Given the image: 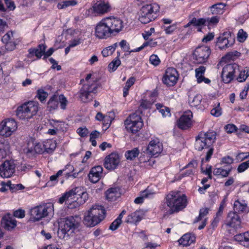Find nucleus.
<instances>
[{"label":"nucleus","mask_w":249,"mask_h":249,"mask_svg":"<svg viewBox=\"0 0 249 249\" xmlns=\"http://www.w3.org/2000/svg\"><path fill=\"white\" fill-rule=\"evenodd\" d=\"M216 139V133L214 131L201 132L196 138L195 148L199 151H203L206 154L205 159H202L201 162L208 161L213 153V144Z\"/></svg>","instance_id":"1"},{"label":"nucleus","mask_w":249,"mask_h":249,"mask_svg":"<svg viewBox=\"0 0 249 249\" xmlns=\"http://www.w3.org/2000/svg\"><path fill=\"white\" fill-rule=\"evenodd\" d=\"M80 221L81 219L78 216H69L61 220L57 231L58 237L65 240H68L79 227Z\"/></svg>","instance_id":"2"},{"label":"nucleus","mask_w":249,"mask_h":249,"mask_svg":"<svg viewBox=\"0 0 249 249\" xmlns=\"http://www.w3.org/2000/svg\"><path fill=\"white\" fill-rule=\"evenodd\" d=\"M105 210L102 206L95 205L85 213L84 223L88 227H93L105 218Z\"/></svg>","instance_id":"3"},{"label":"nucleus","mask_w":249,"mask_h":249,"mask_svg":"<svg viewBox=\"0 0 249 249\" xmlns=\"http://www.w3.org/2000/svg\"><path fill=\"white\" fill-rule=\"evenodd\" d=\"M160 6L156 3L145 4L139 12V20L143 24H147L155 20L158 16Z\"/></svg>","instance_id":"4"},{"label":"nucleus","mask_w":249,"mask_h":249,"mask_svg":"<svg viewBox=\"0 0 249 249\" xmlns=\"http://www.w3.org/2000/svg\"><path fill=\"white\" fill-rule=\"evenodd\" d=\"M187 203L186 196L184 195L181 196L178 192H172L166 196V204L171 213L184 209Z\"/></svg>","instance_id":"5"},{"label":"nucleus","mask_w":249,"mask_h":249,"mask_svg":"<svg viewBox=\"0 0 249 249\" xmlns=\"http://www.w3.org/2000/svg\"><path fill=\"white\" fill-rule=\"evenodd\" d=\"M38 110L37 103L34 102H28L18 107L16 115L22 120L29 119L36 114Z\"/></svg>","instance_id":"6"},{"label":"nucleus","mask_w":249,"mask_h":249,"mask_svg":"<svg viewBox=\"0 0 249 249\" xmlns=\"http://www.w3.org/2000/svg\"><path fill=\"white\" fill-rule=\"evenodd\" d=\"M53 205L51 203L40 205L32 208L30 211L31 218L38 221L43 218L53 214Z\"/></svg>","instance_id":"7"},{"label":"nucleus","mask_w":249,"mask_h":249,"mask_svg":"<svg viewBox=\"0 0 249 249\" xmlns=\"http://www.w3.org/2000/svg\"><path fill=\"white\" fill-rule=\"evenodd\" d=\"M124 124L128 132L136 134L142 128L143 123L140 115L134 113L129 115Z\"/></svg>","instance_id":"8"},{"label":"nucleus","mask_w":249,"mask_h":249,"mask_svg":"<svg viewBox=\"0 0 249 249\" xmlns=\"http://www.w3.org/2000/svg\"><path fill=\"white\" fill-rule=\"evenodd\" d=\"M211 53V50L208 46H198L193 52V58L196 63L203 64L207 62Z\"/></svg>","instance_id":"9"},{"label":"nucleus","mask_w":249,"mask_h":249,"mask_svg":"<svg viewBox=\"0 0 249 249\" xmlns=\"http://www.w3.org/2000/svg\"><path fill=\"white\" fill-rule=\"evenodd\" d=\"M17 128V123L14 119H5L0 123V135L4 137H10Z\"/></svg>","instance_id":"10"},{"label":"nucleus","mask_w":249,"mask_h":249,"mask_svg":"<svg viewBox=\"0 0 249 249\" xmlns=\"http://www.w3.org/2000/svg\"><path fill=\"white\" fill-rule=\"evenodd\" d=\"M239 71V66L235 64H230L225 66L221 73V78L225 83H230L234 78V74Z\"/></svg>","instance_id":"11"},{"label":"nucleus","mask_w":249,"mask_h":249,"mask_svg":"<svg viewBox=\"0 0 249 249\" xmlns=\"http://www.w3.org/2000/svg\"><path fill=\"white\" fill-rule=\"evenodd\" d=\"M98 88V85L95 83L84 84L79 91V98L84 103L89 102L91 100L90 97V93L95 92Z\"/></svg>","instance_id":"12"},{"label":"nucleus","mask_w":249,"mask_h":249,"mask_svg":"<svg viewBox=\"0 0 249 249\" xmlns=\"http://www.w3.org/2000/svg\"><path fill=\"white\" fill-rule=\"evenodd\" d=\"M104 19L111 34L118 33L124 27L123 21L119 18L108 17Z\"/></svg>","instance_id":"13"},{"label":"nucleus","mask_w":249,"mask_h":249,"mask_svg":"<svg viewBox=\"0 0 249 249\" xmlns=\"http://www.w3.org/2000/svg\"><path fill=\"white\" fill-rule=\"evenodd\" d=\"M234 43V37L230 32H225L217 38L216 45L222 50L231 47Z\"/></svg>","instance_id":"14"},{"label":"nucleus","mask_w":249,"mask_h":249,"mask_svg":"<svg viewBox=\"0 0 249 249\" xmlns=\"http://www.w3.org/2000/svg\"><path fill=\"white\" fill-rule=\"evenodd\" d=\"M111 35L104 18L96 25L95 28V36L96 37L99 39H106Z\"/></svg>","instance_id":"15"},{"label":"nucleus","mask_w":249,"mask_h":249,"mask_svg":"<svg viewBox=\"0 0 249 249\" xmlns=\"http://www.w3.org/2000/svg\"><path fill=\"white\" fill-rule=\"evenodd\" d=\"M44 151L43 143L35 142L32 140L27 142L26 146L23 149L24 153L27 156H31L35 153L41 154Z\"/></svg>","instance_id":"16"},{"label":"nucleus","mask_w":249,"mask_h":249,"mask_svg":"<svg viewBox=\"0 0 249 249\" xmlns=\"http://www.w3.org/2000/svg\"><path fill=\"white\" fill-rule=\"evenodd\" d=\"M178 79V73L177 70L173 68L167 69L163 77V82L168 86H173L176 84Z\"/></svg>","instance_id":"17"},{"label":"nucleus","mask_w":249,"mask_h":249,"mask_svg":"<svg viewBox=\"0 0 249 249\" xmlns=\"http://www.w3.org/2000/svg\"><path fill=\"white\" fill-rule=\"evenodd\" d=\"M15 171V164L12 161L6 160L0 165V176L3 178L11 177Z\"/></svg>","instance_id":"18"},{"label":"nucleus","mask_w":249,"mask_h":249,"mask_svg":"<svg viewBox=\"0 0 249 249\" xmlns=\"http://www.w3.org/2000/svg\"><path fill=\"white\" fill-rule=\"evenodd\" d=\"M192 117L193 113L191 111L188 110L185 112L178 121V126L183 130L190 128L192 124Z\"/></svg>","instance_id":"19"},{"label":"nucleus","mask_w":249,"mask_h":249,"mask_svg":"<svg viewBox=\"0 0 249 249\" xmlns=\"http://www.w3.org/2000/svg\"><path fill=\"white\" fill-rule=\"evenodd\" d=\"M120 162V158L119 155L115 153H112L105 159L104 166L108 170H114L118 166Z\"/></svg>","instance_id":"20"},{"label":"nucleus","mask_w":249,"mask_h":249,"mask_svg":"<svg viewBox=\"0 0 249 249\" xmlns=\"http://www.w3.org/2000/svg\"><path fill=\"white\" fill-rule=\"evenodd\" d=\"M162 143L158 139L153 140L149 142L146 151L151 156L157 157L162 151Z\"/></svg>","instance_id":"21"},{"label":"nucleus","mask_w":249,"mask_h":249,"mask_svg":"<svg viewBox=\"0 0 249 249\" xmlns=\"http://www.w3.org/2000/svg\"><path fill=\"white\" fill-rule=\"evenodd\" d=\"M1 41L5 44L7 48L11 51L16 47V38L14 32L10 31L5 34L1 38Z\"/></svg>","instance_id":"22"},{"label":"nucleus","mask_w":249,"mask_h":249,"mask_svg":"<svg viewBox=\"0 0 249 249\" xmlns=\"http://www.w3.org/2000/svg\"><path fill=\"white\" fill-rule=\"evenodd\" d=\"M241 220L238 214L235 212H230L226 219V225L233 228H238L241 226Z\"/></svg>","instance_id":"23"},{"label":"nucleus","mask_w":249,"mask_h":249,"mask_svg":"<svg viewBox=\"0 0 249 249\" xmlns=\"http://www.w3.org/2000/svg\"><path fill=\"white\" fill-rule=\"evenodd\" d=\"M1 224L5 229L11 231L17 226V221L14 219L10 214L4 215L1 220Z\"/></svg>","instance_id":"24"},{"label":"nucleus","mask_w":249,"mask_h":249,"mask_svg":"<svg viewBox=\"0 0 249 249\" xmlns=\"http://www.w3.org/2000/svg\"><path fill=\"white\" fill-rule=\"evenodd\" d=\"M103 174V168L101 166H97L93 167L89 174V178L93 183L97 182L101 178Z\"/></svg>","instance_id":"25"},{"label":"nucleus","mask_w":249,"mask_h":249,"mask_svg":"<svg viewBox=\"0 0 249 249\" xmlns=\"http://www.w3.org/2000/svg\"><path fill=\"white\" fill-rule=\"evenodd\" d=\"M94 13L99 15H103L110 11L111 6L107 2H101L93 6Z\"/></svg>","instance_id":"26"},{"label":"nucleus","mask_w":249,"mask_h":249,"mask_svg":"<svg viewBox=\"0 0 249 249\" xmlns=\"http://www.w3.org/2000/svg\"><path fill=\"white\" fill-rule=\"evenodd\" d=\"M79 188H75L74 190L70 191V196L66 201V205L69 209H74L80 206V204L76 198V190Z\"/></svg>","instance_id":"27"},{"label":"nucleus","mask_w":249,"mask_h":249,"mask_svg":"<svg viewBox=\"0 0 249 249\" xmlns=\"http://www.w3.org/2000/svg\"><path fill=\"white\" fill-rule=\"evenodd\" d=\"M205 71L206 68L202 66L195 70L196 77L198 83H201L202 82H204L205 84L211 83V80L209 79L204 76Z\"/></svg>","instance_id":"28"},{"label":"nucleus","mask_w":249,"mask_h":249,"mask_svg":"<svg viewBox=\"0 0 249 249\" xmlns=\"http://www.w3.org/2000/svg\"><path fill=\"white\" fill-rule=\"evenodd\" d=\"M195 241L196 236L194 234L186 233L178 240V242L179 245L183 246H188L195 243Z\"/></svg>","instance_id":"29"},{"label":"nucleus","mask_w":249,"mask_h":249,"mask_svg":"<svg viewBox=\"0 0 249 249\" xmlns=\"http://www.w3.org/2000/svg\"><path fill=\"white\" fill-rule=\"evenodd\" d=\"M107 199L109 201H115L121 196L120 190L119 188H111L106 192Z\"/></svg>","instance_id":"30"},{"label":"nucleus","mask_w":249,"mask_h":249,"mask_svg":"<svg viewBox=\"0 0 249 249\" xmlns=\"http://www.w3.org/2000/svg\"><path fill=\"white\" fill-rule=\"evenodd\" d=\"M143 217V213L141 211H136L135 212L128 215L125 222L130 223H136L140 222Z\"/></svg>","instance_id":"31"},{"label":"nucleus","mask_w":249,"mask_h":249,"mask_svg":"<svg viewBox=\"0 0 249 249\" xmlns=\"http://www.w3.org/2000/svg\"><path fill=\"white\" fill-rule=\"evenodd\" d=\"M234 239L242 245L249 248V231L236 235Z\"/></svg>","instance_id":"32"},{"label":"nucleus","mask_w":249,"mask_h":249,"mask_svg":"<svg viewBox=\"0 0 249 249\" xmlns=\"http://www.w3.org/2000/svg\"><path fill=\"white\" fill-rule=\"evenodd\" d=\"M46 48V47L45 45L40 44L36 48L30 49L29 50V55L28 57H30L32 55L35 54L37 58H40L44 54Z\"/></svg>","instance_id":"33"},{"label":"nucleus","mask_w":249,"mask_h":249,"mask_svg":"<svg viewBox=\"0 0 249 249\" xmlns=\"http://www.w3.org/2000/svg\"><path fill=\"white\" fill-rule=\"evenodd\" d=\"M197 162L196 160H192L186 166V170L183 173L184 176H190L194 175L196 171Z\"/></svg>","instance_id":"34"},{"label":"nucleus","mask_w":249,"mask_h":249,"mask_svg":"<svg viewBox=\"0 0 249 249\" xmlns=\"http://www.w3.org/2000/svg\"><path fill=\"white\" fill-rule=\"evenodd\" d=\"M44 151L48 153H52L56 147V142L53 140H47L43 143Z\"/></svg>","instance_id":"35"},{"label":"nucleus","mask_w":249,"mask_h":249,"mask_svg":"<svg viewBox=\"0 0 249 249\" xmlns=\"http://www.w3.org/2000/svg\"><path fill=\"white\" fill-rule=\"evenodd\" d=\"M234 212L237 213H244L247 211V204L244 202H241L239 200H236L234 203Z\"/></svg>","instance_id":"36"},{"label":"nucleus","mask_w":249,"mask_h":249,"mask_svg":"<svg viewBox=\"0 0 249 249\" xmlns=\"http://www.w3.org/2000/svg\"><path fill=\"white\" fill-rule=\"evenodd\" d=\"M225 7V5L223 3H218L213 4L210 7L211 12L213 15L222 14Z\"/></svg>","instance_id":"37"},{"label":"nucleus","mask_w":249,"mask_h":249,"mask_svg":"<svg viewBox=\"0 0 249 249\" xmlns=\"http://www.w3.org/2000/svg\"><path fill=\"white\" fill-rule=\"evenodd\" d=\"M140 151L138 148H134L131 150H127L125 152L124 156L128 160H133L138 156Z\"/></svg>","instance_id":"38"},{"label":"nucleus","mask_w":249,"mask_h":249,"mask_svg":"<svg viewBox=\"0 0 249 249\" xmlns=\"http://www.w3.org/2000/svg\"><path fill=\"white\" fill-rule=\"evenodd\" d=\"M58 106V96L56 95L52 96L48 102V108L50 111L55 110Z\"/></svg>","instance_id":"39"},{"label":"nucleus","mask_w":249,"mask_h":249,"mask_svg":"<svg viewBox=\"0 0 249 249\" xmlns=\"http://www.w3.org/2000/svg\"><path fill=\"white\" fill-rule=\"evenodd\" d=\"M231 170V167H228L226 169L222 168H215L213 170V173L215 176H221L222 177H227Z\"/></svg>","instance_id":"40"},{"label":"nucleus","mask_w":249,"mask_h":249,"mask_svg":"<svg viewBox=\"0 0 249 249\" xmlns=\"http://www.w3.org/2000/svg\"><path fill=\"white\" fill-rule=\"evenodd\" d=\"M95 118L97 120L102 121L104 125L109 126L111 124V120L109 116L104 115L102 113L98 112L96 115Z\"/></svg>","instance_id":"41"},{"label":"nucleus","mask_w":249,"mask_h":249,"mask_svg":"<svg viewBox=\"0 0 249 249\" xmlns=\"http://www.w3.org/2000/svg\"><path fill=\"white\" fill-rule=\"evenodd\" d=\"M117 47V43H115L113 45L107 47L103 49L102 52V54L104 57H107L111 55L115 51L116 47Z\"/></svg>","instance_id":"42"},{"label":"nucleus","mask_w":249,"mask_h":249,"mask_svg":"<svg viewBox=\"0 0 249 249\" xmlns=\"http://www.w3.org/2000/svg\"><path fill=\"white\" fill-rule=\"evenodd\" d=\"M239 72V74L237 78V80L240 82L245 81L249 76V68L246 67L241 71L239 70L238 72Z\"/></svg>","instance_id":"43"},{"label":"nucleus","mask_w":249,"mask_h":249,"mask_svg":"<svg viewBox=\"0 0 249 249\" xmlns=\"http://www.w3.org/2000/svg\"><path fill=\"white\" fill-rule=\"evenodd\" d=\"M77 4L75 0H68L61 1L58 3L57 7L59 9H65L69 6H74Z\"/></svg>","instance_id":"44"},{"label":"nucleus","mask_w":249,"mask_h":249,"mask_svg":"<svg viewBox=\"0 0 249 249\" xmlns=\"http://www.w3.org/2000/svg\"><path fill=\"white\" fill-rule=\"evenodd\" d=\"M149 154L147 152H143L141 153V155L139 158V160L141 163H145L147 162H152L153 164H155V160L153 159L150 158Z\"/></svg>","instance_id":"45"},{"label":"nucleus","mask_w":249,"mask_h":249,"mask_svg":"<svg viewBox=\"0 0 249 249\" xmlns=\"http://www.w3.org/2000/svg\"><path fill=\"white\" fill-rule=\"evenodd\" d=\"M157 45V42L153 40L144 42L141 47L137 48L133 50L130 51V52H138L142 50L145 47L149 46L151 47H155Z\"/></svg>","instance_id":"46"},{"label":"nucleus","mask_w":249,"mask_h":249,"mask_svg":"<svg viewBox=\"0 0 249 249\" xmlns=\"http://www.w3.org/2000/svg\"><path fill=\"white\" fill-rule=\"evenodd\" d=\"M78 189L76 190V198L80 205L84 204L88 199V194L86 192H82L81 194H78Z\"/></svg>","instance_id":"47"},{"label":"nucleus","mask_w":249,"mask_h":249,"mask_svg":"<svg viewBox=\"0 0 249 249\" xmlns=\"http://www.w3.org/2000/svg\"><path fill=\"white\" fill-rule=\"evenodd\" d=\"M120 65V60L118 58H116L109 64L108 66L109 71L110 72L114 71Z\"/></svg>","instance_id":"48"},{"label":"nucleus","mask_w":249,"mask_h":249,"mask_svg":"<svg viewBox=\"0 0 249 249\" xmlns=\"http://www.w3.org/2000/svg\"><path fill=\"white\" fill-rule=\"evenodd\" d=\"M202 100V96L200 94H196L194 98L190 99V104L192 107H197L200 105Z\"/></svg>","instance_id":"49"},{"label":"nucleus","mask_w":249,"mask_h":249,"mask_svg":"<svg viewBox=\"0 0 249 249\" xmlns=\"http://www.w3.org/2000/svg\"><path fill=\"white\" fill-rule=\"evenodd\" d=\"M151 195V194H149L148 193L147 190H144L142 192L140 196L137 197L134 200V202L136 204H141L142 203L143 201V199L144 198L148 197L149 196Z\"/></svg>","instance_id":"50"},{"label":"nucleus","mask_w":249,"mask_h":249,"mask_svg":"<svg viewBox=\"0 0 249 249\" xmlns=\"http://www.w3.org/2000/svg\"><path fill=\"white\" fill-rule=\"evenodd\" d=\"M211 114L216 117H219L222 114V110L220 107V103H218L211 111Z\"/></svg>","instance_id":"51"},{"label":"nucleus","mask_w":249,"mask_h":249,"mask_svg":"<svg viewBox=\"0 0 249 249\" xmlns=\"http://www.w3.org/2000/svg\"><path fill=\"white\" fill-rule=\"evenodd\" d=\"M247 37V34L243 29H240L237 34V39L239 42H244Z\"/></svg>","instance_id":"52"},{"label":"nucleus","mask_w":249,"mask_h":249,"mask_svg":"<svg viewBox=\"0 0 249 249\" xmlns=\"http://www.w3.org/2000/svg\"><path fill=\"white\" fill-rule=\"evenodd\" d=\"M58 99L60 104V107L62 109H65L68 103L66 98L62 94L58 97Z\"/></svg>","instance_id":"53"},{"label":"nucleus","mask_w":249,"mask_h":249,"mask_svg":"<svg viewBox=\"0 0 249 249\" xmlns=\"http://www.w3.org/2000/svg\"><path fill=\"white\" fill-rule=\"evenodd\" d=\"M249 167V160L245 162H242L238 166L237 171L239 173L245 171Z\"/></svg>","instance_id":"54"},{"label":"nucleus","mask_w":249,"mask_h":249,"mask_svg":"<svg viewBox=\"0 0 249 249\" xmlns=\"http://www.w3.org/2000/svg\"><path fill=\"white\" fill-rule=\"evenodd\" d=\"M13 215L18 218H23L25 216V212L24 210L19 209L14 212Z\"/></svg>","instance_id":"55"},{"label":"nucleus","mask_w":249,"mask_h":249,"mask_svg":"<svg viewBox=\"0 0 249 249\" xmlns=\"http://www.w3.org/2000/svg\"><path fill=\"white\" fill-rule=\"evenodd\" d=\"M54 128L58 130L62 128V125H64V123L63 122H60L53 120L51 123Z\"/></svg>","instance_id":"56"},{"label":"nucleus","mask_w":249,"mask_h":249,"mask_svg":"<svg viewBox=\"0 0 249 249\" xmlns=\"http://www.w3.org/2000/svg\"><path fill=\"white\" fill-rule=\"evenodd\" d=\"M48 94L46 92L44 91L43 89H39L37 91V96L40 101H44L47 97Z\"/></svg>","instance_id":"57"},{"label":"nucleus","mask_w":249,"mask_h":249,"mask_svg":"<svg viewBox=\"0 0 249 249\" xmlns=\"http://www.w3.org/2000/svg\"><path fill=\"white\" fill-rule=\"evenodd\" d=\"M149 61L152 64L155 66L158 65L160 63V60L159 57L155 54H152L150 56Z\"/></svg>","instance_id":"58"},{"label":"nucleus","mask_w":249,"mask_h":249,"mask_svg":"<svg viewBox=\"0 0 249 249\" xmlns=\"http://www.w3.org/2000/svg\"><path fill=\"white\" fill-rule=\"evenodd\" d=\"M239 53L237 51L230 52L225 55L224 58L228 60H234L236 56H239Z\"/></svg>","instance_id":"59"},{"label":"nucleus","mask_w":249,"mask_h":249,"mask_svg":"<svg viewBox=\"0 0 249 249\" xmlns=\"http://www.w3.org/2000/svg\"><path fill=\"white\" fill-rule=\"evenodd\" d=\"M122 222H121L117 218L110 224L109 226V229L111 231H115L117 230Z\"/></svg>","instance_id":"60"},{"label":"nucleus","mask_w":249,"mask_h":249,"mask_svg":"<svg viewBox=\"0 0 249 249\" xmlns=\"http://www.w3.org/2000/svg\"><path fill=\"white\" fill-rule=\"evenodd\" d=\"M58 177L56 175H53L50 178V181L47 182L46 184V186H52L54 185L57 182V179Z\"/></svg>","instance_id":"61"},{"label":"nucleus","mask_w":249,"mask_h":249,"mask_svg":"<svg viewBox=\"0 0 249 249\" xmlns=\"http://www.w3.org/2000/svg\"><path fill=\"white\" fill-rule=\"evenodd\" d=\"M248 158L247 152H240L236 155V160L238 161H242Z\"/></svg>","instance_id":"62"},{"label":"nucleus","mask_w":249,"mask_h":249,"mask_svg":"<svg viewBox=\"0 0 249 249\" xmlns=\"http://www.w3.org/2000/svg\"><path fill=\"white\" fill-rule=\"evenodd\" d=\"M70 191L68 192L65 193L61 197L59 198L58 202L60 204H62L64 202L66 204V201L68 200L70 196Z\"/></svg>","instance_id":"63"},{"label":"nucleus","mask_w":249,"mask_h":249,"mask_svg":"<svg viewBox=\"0 0 249 249\" xmlns=\"http://www.w3.org/2000/svg\"><path fill=\"white\" fill-rule=\"evenodd\" d=\"M4 2L7 8L10 10H14L15 9L14 2L12 0H4Z\"/></svg>","instance_id":"64"}]
</instances>
